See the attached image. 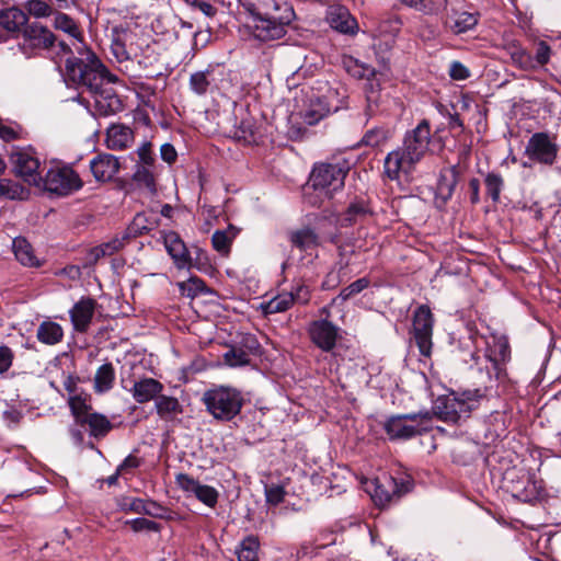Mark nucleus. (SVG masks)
Segmentation results:
<instances>
[{
	"mask_svg": "<svg viewBox=\"0 0 561 561\" xmlns=\"http://www.w3.org/2000/svg\"><path fill=\"white\" fill-rule=\"evenodd\" d=\"M346 160L316 164L310 174V183L314 191L331 198L344 187L345 178L350 171Z\"/></svg>",
	"mask_w": 561,
	"mask_h": 561,
	"instance_id": "obj_7",
	"label": "nucleus"
},
{
	"mask_svg": "<svg viewBox=\"0 0 561 561\" xmlns=\"http://www.w3.org/2000/svg\"><path fill=\"white\" fill-rule=\"evenodd\" d=\"M257 130L251 119H243L236 129V137L245 144H254L257 140Z\"/></svg>",
	"mask_w": 561,
	"mask_h": 561,
	"instance_id": "obj_51",
	"label": "nucleus"
},
{
	"mask_svg": "<svg viewBox=\"0 0 561 561\" xmlns=\"http://www.w3.org/2000/svg\"><path fill=\"white\" fill-rule=\"evenodd\" d=\"M160 154H161V159L163 161L168 162L169 164L173 163L178 158L175 148L173 147V145H171L169 142L163 144L161 146Z\"/></svg>",
	"mask_w": 561,
	"mask_h": 561,
	"instance_id": "obj_63",
	"label": "nucleus"
},
{
	"mask_svg": "<svg viewBox=\"0 0 561 561\" xmlns=\"http://www.w3.org/2000/svg\"><path fill=\"white\" fill-rule=\"evenodd\" d=\"M79 174L70 167L62 164L51 165L42 176L45 191L57 196H67L82 187Z\"/></svg>",
	"mask_w": 561,
	"mask_h": 561,
	"instance_id": "obj_10",
	"label": "nucleus"
},
{
	"mask_svg": "<svg viewBox=\"0 0 561 561\" xmlns=\"http://www.w3.org/2000/svg\"><path fill=\"white\" fill-rule=\"evenodd\" d=\"M175 483L183 492L194 495L208 507L213 508L218 503L219 492L214 486L202 484L198 480L186 473L176 474Z\"/></svg>",
	"mask_w": 561,
	"mask_h": 561,
	"instance_id": "obj_15",
	"label": "nucleus"
},
{
	"mask_svg": "<svg viewBox=\"0 0 561 561\" xmlns=\"http://www.w3.org/2000/svg\"><path fill=\"white\" fill-rule=\"evenodd\" d=\"M266 501L277 505L284 501L285 491L280 485H272L265 490Z\"/></svg>",
	"mask_w": 561,
	"mask_h": 561,
	"instance_id": "obj_60",
	"label": "nucleus"
},
{
	"mask_svg": "<svg viewBox=\"0 0 561 561\" xmlns=\"http://www.w3.org/2000/svg\"><path fill=\"white\" fill-rule=\"evenodd\" d=\"M106 146L112 150H123L134 142V131L123 124H113L106 130Z\"/></svg>",
	"mask_w": 561,
	"mask_h": 561,
	"instance_id": "obj_24",
	"label": "nucleus"
},
{
	"mask_svg": "<svg viewBox=\"0 0 561 561\" xmlns=\"http://www.w3.org/2000/svg\"><path fill=\"white\" fill-rule=\"evenodd\" d=\"M126 524L130 525L131 529L136 533L142 531V530L159 531V529H160L159 524H157L153 520L144 518V517H138L135 519L126 520Z\"/></svg>",
	"mask_w": 561,
	"mask_h": 561,
	"instance_id": "obj_56",
	"label": "nucleus"
},
{
	"mask_svg": "<svg viewBox=\"0 0 561 561\" xmlns=\"http://www.w3.org/2000/svg\"><path fill=\"white\" fill-rule=\"evenodd\" d=\"M449 76L454 80H466L470 77V70L460 61H453L449 66Z\"/></svg>",
	"mask_w": 561,
	"mask_h": 561,
	"instance_id": "obj_58",
	"label": "nucleus"
},
{
	"mask_svg": "<svg viewBox=\"0 0 561 561\" xmlns=\"http://www.w3.org/2000/svg\"><path fill=\"white\" fill-rule=\"evenodd\" d=\"M308 334L317 347L323 352H331L336 344L339 328L325 319L314 320L309 324Z\"/></svg>",
	"mask_w": 561,
	"mask_h": 561,
	"instance_id": "obj_16",
	"label": "nucleus"
},
{
	"mask_svg": "<svg viewBox=\"0 0 561 561\" xmlns=\"http://www.w3.org/2000/svg\"><path fill=\"white\" fill-rule=\"evenodd\" d=\"M236 236L237 230L231 226L227 230H216L211 237L213 248L221 255H228Z\"/></svg>",
	"mask_w": 561,
	"mask_h": 561,
	"instance_id": "obj_41",
	"label": "nucleus"
},
{
	"mask_svg": "<svg viewBox=\"0 0 561 561\" xmlns=\"http://www.w3.org/2000/svg\"><path fill=\"white\" fill-rule=\"evenodd\" d=\"M204 402L215 419L230 421L240 413L243 397L239 390L221 386L206 391Z\"/></svg>",
	"mask_w": 561,
	"mask_h": 561,
	"instance_id": "obj_8",
	"label": "nucleus"
},
{
	"mask_svg": "<svg viewBox=\"0 0 561 561\" xmlns=\"http://www.w3.org/2000/svg\"><path fill=\"white\" fill-rule=\"evenodd\" d=\"M115 381V370L112 363L101 365L94 376V391L104 393L110 391Z\"/></svg>",
	"mask_w": 561,
	"mask_h": 561,
	"instance_id": "obj_35",
	"label": "nucleus"
},
{
	"mask_svg": "<svg viewBox=\"0 0 561 561\" xmlns=\"http://www.w3.org/2000/svg\"><path fill=\"white\" fill-rule=\"evenodd\" d=\"M413 488V479L404 472L385 476L377 479L373 499L380 505H386L392 501L399 500L402 495L409 493Z\"/></svg>",
	"mask_w": 561,
	"mask_h": 561,
	"instance_id": "obj_12",
	"label": "nucleus"
},
{
	"mask_svg": "<svg viewBox=\"0 0 561 561\" xmlns=\"http://www.w3.org/2000/svg\"><path fill=\"white\" fill-rule=\"evenodd\" d=\"M392 137V133L388 127L376 126L368 129L362 137L358 146L377 148L385 145Z\"/></svg>",
	"mask_w": 561,
	"mask_h": 561,
	"instance_id": "obj_37",
	"label": "nucleus"
},
{
	"mask_svg": "<svg viewBox=\"0 0 561 561\" xmlns=\"http://www.w3.org/2000/svg\"><path fill=\"white\" fill-rule=\"evenodd\" d=\"M101 248L104 250V253L106 256H110L114 254L115 252L119 251L124 247V239L115 238L108 242L100 244Z\"/></svg>",
	"mask_w": 561,
	"mask_h": 561,
	"instance_id": "obj_64",
	"label": "nucleus"
},
{
	"mask_svg": "<svg viewBox=\"0 0 561 561\" xmlns=\"http://www.w3.org/2000/svg\"><path fill=\"white\" fill-rule=\"evenodd\" d=\"M163 390V385L157 379L145 377L134 382L130 389L134 400L138 403H146L152 399H157V396Z\"/></svg>",
	"mask_w": 561,
	"mask_h": 561,
	"instance_id": "obj_25",
	"label": "nucleus"
},
{
	"mask_svg": "<svg viewBox=\"0 0 561 561\" xmlns=\"http://www.w3.org/2000/svg\"><path fill=\"white\" fill-rule=\"evenodd\" d=\"M156 410L162 420L170 421L182 412V407L176 398L159 396L156 399Z\"/></svg>",
	"mask_w": 561,
	"mask_h": 561,
	"instance_id": "obj_38",
	"label": "nucleus"
},
{
	"mask_svg": "<svg viewBox=\"0 0 561 561\" xmlns=\"http://www.w3.org/2000/svg\"><path fill=\"white\" fill-rule=\"evenodd\" d=\"M78 428L87 430L94 439H102L112 431L113 424L105 415L92 412L78 424Z\"/></svg>",
	"mask_w": 561,
	"mask_h": 561,
	"instance_id": "obj_26",
	"label": "nucleus"
},
{
	"mask_svg": "<svg viewBox=\"0 0 561 561\" xmlns=\"http://www.w3.org/2000/svg\"><path fill=\"white\" fill-rule=\"evenodd\" d=\"M14 359L13 351L7 345H0V375L7 373Z\"/></svg>",
	"mask_w": 561,
	"mask_h": 561,
	"instance_id": "obj_57",
	"label": "nucleus"
},
{
	"mask_svg": "<svg viewBox=\"0 0 561 561\" xmlns=\"http://www.w3.org/2000/svg\"><path fill=\"white\" fill-rule=\"evenodd\" d=\"M253 19V35L260 41L282 38L295 20L296 13L288 0H239Z\"/></svg>",
	"mask_w": 561,
	"mask_h": 561,
	"instance_id": "obj_3",
	"label": "nucleus"
},
{
	"mask_svg": "<svg viewBox=\"0 0 561 561\" xmlns=\"http://www.w3.org/2000/svg\"><path fill=\"white\" fill-rule=\"evenodd\" d=\"M431 428L432 416L428 412L392 415L383 423V430L390 440H407Z\"/></svg>",
	"mask_w": 561,
	"mask_h": 561,
	"instance_id": "obj_6",
	"label": "nucleus"
},
{
	"mask_svg": "<svg viewBox=\"0 0 561 561\" xmlns=\"http://www.w3.org/2000/svg\"><path fill=\"white\" fill-rule=\"evenodd\" d=\"M433 325L431 309L425 305L416 308L413 314L412 332L420 353L426 357L432 353Z\"/></svg>",
	"mask_w": 561,
	"mask_h": 561,
	"instance_id": "obj_14",
	"label": "nucleus"
},
{
	"mask_svg": "<svg viewBox=\"0 0 561 561\" xmlns=\"http://www.w3.org/2000/svg\"><path fill=\"white\" fill-rule=\"evenodd\" d=\"M431 126L421 121L415 128L404 135L402 145L388 152L383 160V174L390 181H400L410 175L430 151Z\"/></svg>",
	"mask_w": 561,
	"mask_h": 561,
	"instance_id": "obj_2",
	"label": "nucleus"
},
{
	"mask_svg": "<svg viewBox=\"0 0 561 561\" xmlns=\"http://www.w3.org/2000/svg\"><path fill=\"white\" fill-rule=\"evenodd\" d=\"M154 224V220L150 219L145 213H138L128 227V234L136 237L148 232Z\"/></svg>",
	"mask_w": 561,
	"mask_h": 561,
	"instance_id": "obj_47",
	"label": "nucleus"
},
{
	"mask_svg": "<svg viewBox=\"0 0 561 561\" xmlns=\"http://www.w3.org/2000/svg\"><path fill=\"white\" fill-rule=\"evenodd\" d=\"M140 67L146 70L145 77L157 78L162 75L160 56L156 50V44H151L150 41L142 48L138 57H134Z\"/></svg>",
	"mask_w": 561,
	"mask_h": 561,
	"instance_id": "obj_23",
	"label": "nucleus"
},
{
	"mask_svg": "<svg viewBox=\"0 0 561 561\" xmlns=\"http://www.w3.org/2000/svg\"><path fill=\"white\" fill-rule=\"evenodd\" d=\"M137 154L139 158L138 164H145V165H153L154 163V156L152 153L151 144L150 142H144L137 150Z\"/></svg>",
	"mask_w": 561,
	"mask_h": 561,
	"instance_id": "obj_59",
	"label": "nucleus"
},
{
	"mask_svg": "<svg viewBox=\"0 0 561 561\" xmlns=\"http://www.w3.org/2000/svg\"><path fill=\"white\" fill-rule=\"evenodd\" d=\"M329 23L332 28L341 33H354L357 23L350 12L343 8L337 7L330 10L328 15Z\"/></svg>",
	"mask_w": 561,
	"mask_h": 561,
	"instance_id": "obj_31",
	"label": "nucleus"
},
{
	"mask_svg": "<svg viewBox=\"0 0 561 561\" xmlns=\"http://www.w3.org/2000/svg\"><path fill=\"white\" fill-rule=\"evenodd\" d=\"M180 288L183 295L193 298L204 291L205 283L198 277H191L186 282L181 283Z\"/></svg>",
	"mask_w": 561,
	"mask_h": 561,
	"instance_id": "obj_55",
	"label": "nucleus"
},
{
	"mask_svg": "<svg viewBox=\"0 0 561 561\" xmlns=\"http://www.w3.org/2000/svg\"><path fill=\"white\" fill-rule=\"evenodd\" d=\"M25 9L35 18H46L53 13L50 5L44 0H30Z\"/></svg>",
	"mask_w": 561,
	"mask_h": 561,
	"instance_id": "obj_54",
	"label": "nucleus"
},
{
	"mask_svg": "<svg viewBox=\"0 0 561 561\" xmlns=\"http://www.w3.org/2000/svg\"><path fill=\"white\" fill-rule=\"evenodd\" d=\"M152 165L136 164L133 180L153 192L156 190V182L153 173L150 169Z\"/></svg>",
	"mask_w": 561,
	"mask_h": 561,
	"instance_id": "obj_50",
	"label": "nucleus"
},
{
	"mask_svg": "<svg viewBox=\"0 0 561 561\" xmlns=\"http://www.w3.org/2000/svg\"><path fill=\"white\" fill-rule=\"evenodd\" d=\"M347 263H339V268H332L325 276L322 288L332 289L339 286L347 278Z\"/></svg>",
	"mask_w": 561,
	"mask_h": 561,
	"instance_id": "obj_49",
	"label": "nucleus"
},
{
	"mask_svg": "<svg viewBox=\"0 0 561 561\" xmlns=\"http://www.w3.org/2000/svg\"><path fill=\"white\" fill-rule=\"evenodd\" d=\"M550 46L546 42H540L536 49V60L539 65L543 66L550 58Z\"/></svg>",
	"mask_w": 561,
	"mask_h": 561,
	"instance_id": "obj_62",
	"label": "nucleus"
},
{
	"mask_svg": "<svg viewBox=\"0 0 561 561\" xmlns=\"http://www.w3.org/2000/svg\"><path fill=\"white\" fill-rule=\"evenodd\" d=\"M164 245L178 268H190L192 266L190 252L178 233L173 231L167 233L164 236Z\"/></svg>",
	"mask_w": 561,
	"mask_h": 561,
	"instance_id": "obj_21",
	"label": "nucleus"
},
{
	"mask_svg": "<svg viewBox=\"0 0 561 561\" xmlns=\"http://www.w3.org/2000/svg\"><path fill=\"white\" fill-rule=\"evenodd\" d=\"M111 49L117 61L133 60L138 57L140 48L150 41L137 26L116 25L111 33Z\"/></svg>",
	"mask_w": 561,
	"mask_h": 561,
	"instance_id": "obj_9",
	"label": "nucleus"
},
{
	"mask_svg": "<svg viewBox=\"0 0 561 561\" xmlns=\"http://www.w3.org/2000/svg\"><path fill=\"white\" fill-rule=\"evenodd\" d=\"M260 548L259 539L254 536L245 537L237 549L238 561H260L257 551Z\"/></svg>",
	"mask_w": 561,
	"mask_h": 561,
	"instance_id": "obj_44",
	"label": "nucleus"
},
{
	"mask_svg": "<svg viewBox=\"0 0 561 561\" xmlns=\"http://www.w3.org/2000/svg\"><path fill=\"white\" fill-rule=\"evenodd\" d=\"M30 191L10 179H0V196L10 199H25Z\"/></svg>",
	"mask_w": 561,
	"mask_h": 561,
	"instance_id": "obj_45",
	"label": "nucleus"
},
{
	"mask_svg": "<svg viewBox=\"0 0 561 561\" xmlns=\"http://www.w3.org/2000/svg\"><path fill=\"white\" fill-rule=\"evenodd\" d=\"M339 106L332 107L325 98H311L306 105V107L301 111L300 116L305 124L307 125H316L325 116H328L332 111H337Z\"/></svg>",
	"mask_w": 561,
	"mask_h": 561,
	"instance_id": "obj_22",
	"label": "nucleus"
},
{
	"mask_svg": "<svg viewBox=\"0 0 561 561\" xmlns=\"http://www.w3.org/2000/svg\"><path fill=\"white\" fill-rule=\"evenodd\" d=\"M471 360L480 373L485 370L488 383L483 387H492L493 391L496 382L506 378V364L511 360L508 340L505 336L494 337L484 354L472 353Z\"/></svg>",
	"mask_w": 561,
	"mask_h": 561,
	"instance_id": "obj_4",
	"label": "nucleus"
},
{
	"mask_svg": "<svg viewBox=\"0 0 561 561\" xmlns=\"http://www.w3.org/2000/svg\"><path fill=\"white\" fill-rule=\"evenodd\" d=\"M54 26L57 30H60L75 38H79L81 36L80 30L72 18H70L66 13L58 12L55 15Z\"/></svg>",
	"mask_w": 561,
	"mask_h": 561,
	"instance_id": "obj_48",
	"label": "nucleus"
},
{
	"mask_svg": "<svg viewBox=\"0 0 561 561\" xmlns=\"http://www.w3.org/2000/svg\"><path fill=\"white\" fill-rule=\"evenodd\" d=\"M401 4L414 9L424 15L437 16L448 5V0H398Z\"/></svg>",
	"mask_w": 561,
	"mask_h": 561,
	"instance_id": "obj_32",
	"label": "nucleus"
},
{
	"mask_svg": "<svg viewBox=\"0 0 561 561\" xmlns=\"http://www.w3.org/2000/svg\"><path fill=\"white\" fill-rule=\"evenodd\" d=\"M492 396V387H479L468 389L459 397H447L439 401L436 405L438 417L448 423H458L462 419H467L472 410H474L481 400Z\"/></svg>",
	"mask_w": 561,
	"mask_h": 561,
	"instance_id": "obj_5",
	"label": "nucleus"
},
{
	"mask_svg": "<svg viewBox=\"0 0 561 561\" xmlns=\"http://www.w3.org/2000/svg\"><path fill=\"white\" fill-rule=\"evenodd\" d=\"M27 22V15L18 8L0 10V26L10 34H16Z\"/></svg>",
	"mask_w": 561,
	"mask_h": 561,
	"instance_id": "obj_29",
	"label": "nucleus"
},
{
	"mask_svg": "<svg viewBox=\"0 0 561 561\" xmlns=\"http://www.w3.org/2000/svg\"><path fill=\"white\" fill-rule=\"evenodd\" d=\"M343 67L348 75L356 79H366L369 81L375 77V69L371 66L363 64L352 56L343 58Z\"/></svg>",
	"mask_w": 561,
	"mask_h": 561,
	"instance_id": "obj_39",
	"label": "nucleus"
},
{
	"mask_svg": "<svg viewBox=\"0 0 561 561\" xmlns=\"http://www.w3.org/2000/svg\"><path fill=\"white\" fill-rule=\"evenodd\" d=\"M225 362L231 367L245 366L250 364V355L242 348H231L224 355Z\"/></svg>",
	"mask_w": 561,
	"mask_h": 561,
	"instance_id": "obj_52",
	"label": "nucleus"
},
{
	"mask_svg": "<svg viewBox=\"0 0 561 561\" xmlns=\"http://www.w3.org/2000/svg\"><path fill=\"white\" fill-rule=\"evenodd\" d=\"M23 36L28 46L39 49L50 48L56 41L53 32L38 22L26 25L23 30Z\"/></svg>",
	"mask_w": 561,
	"mask_h": 561,
	"instance_id": "obj_19",
	"label": "nucleus"
},
{
	"mask_svg": "<svg viewBox=\"0 0 561 561\" xmlns=\"http://www.w3.org/2000/svg\"><path fill=\"white\" fill-rule=\"evenodd\" d=\"M369 284H370V282L368 278H366V277L359 278V279L353 282L352 284H350L348 286H346L345 288H343L340 291L339 296L335 298V300L341 299L342 301H345V300L350 299L351 297L359 294L364 289H366L369 286Z\"/></svg>",
	"mask_w": 561,
	"mask_h": 561,
	"instance_id": "obj_53",
	"label": "nucleus"
},
{
	"mask_svg": "<svg viewBox=\"0 0 561 561\" xmlns=\"http://www.w3.org/2000/svg\"><path fill=\"white\" fill-rule=\"evenodd\" d=\"M477 23V15L466 11L454 12V14L445 21L446 27L454 34L466 33L473 28Z\"/></svg>",
	"mask_w": 561,
	"mask_h": 561,
	"instance_id": "obj_33",
	"label": "nucleus"
},
{
	"mask_svg": "<svg viewBox=\"0 0 561 561\" xmlns=\"http://www.w3.org/2000/svg\"><path fill=\"white\" fill-rule=\"evenodd\" d=\"M289 241L300 251H312L319 245V236L311 228L305 227L289 232Z\"/></svg>",
	"mask_w": 561,
	"mask_h": 561,
	"instance_id": "obj_30",
	"label": "nucleus"
},
{
	"mask_svg": "<svg viewBox=\"0 0 561 561\" xmlns=\"http://www.w3.org/2000/svg\"><path fill=\"white\" fill-rule=\"evenodd\" d=\"M485 192L493 203H499L504 188V179L500 173L489 172L484 179Z\"/></svg>",
	"mask_w": 561,
	"mask_h": 561,
	"instance_id": "obj_46",
	"label": "nucleus"
},
{
	"mask_svg": "<svg viewBox=\"0 0 561 561\" xmlns=\"http://www.w3.org/2000/svg\"><path fill=\"white\" fill-rule=\"evenodd\" d=\"M150 506H156V502H146L138 497H125L119 503V506L125 512H133L137 514H147L154 517H162L161 513L150 511Z\"/></svg>",
	"mask_w": 561,
	"mask_h": 561,
	"instance_id": "obj_43",
	"label": "nucleus"
},
{
	"mask_svg": "<svg viewBox=\"0 0 561 561\" xmlns=\"http://www.w3.org/2000/svg\"><path fill=\"white\" fill-rule=\"evenodd\" d=\"M559 150L557 136L538 131L528 139L525 156L534 163L551 167L557 162Z\"/></svg>",
	"mask_w": 561,
	"mask_h": 561,
	"instance_id": "obj_11",
	"label": "nucleus"
},
{
	"mask_svg": "<svg viewBox=\"0 0 561 561\" xmlns=\"http://www.w3.org/2000/svg\"><path fill=\"white\" fill-rule=\"evenodd\" d=\"M295 304V298L289 291H284L262 305L266 314L284 312Z\"/></svg>",
	"mask_w": 561,
	"mask_h": 561,
	"instance_id": "obj_42",
	"label": "nucleus"
},
{
	"mask_svg": "<svg viewBox=\"0 0 561 561\" xmlns=\"http://www.w3.org/2000/svg\"><path fill=\"white\" fill-rule=\"evenodd\" d=\"M36 336L44 344L55 345L62 341L64 330L57 322L44 321L38 325Z\"/></svg>",
	"mask_w": 561,
	"mask_h": 561,
	"instance_id": "obj_34",
	"label": "nucleus"
},
{
	"mask_svg": "<svg viewBox=\"0 0 561 561\" xmlns=\"http://www.w3.org/2000/svg\"><path fill=\"white\" fill-rule=\"evenodd\" d=\"M66 75L78 87H83L92 98L94 116L107 117L123 110V103L108 83L118 78L108 72L94 53L88 50L82 57H69L66 61Z\"/></svg>",
	"mask_w": 561,
	"mask_h": 561,
	"instance_id": "obj_1",
	"label": "nucleus"
},
{
	"mask_svg": "<svg viewBox=\"0 0 561 561\" xmlns=\"http://www.w3.org/2000/svg\"><path fill=\"white\" fill-rule=\"evenodd\" d=\"M13 251L16 260L31 267H37L41 265L39 261L34 254L32 245L23 238H16L13 240Z\"/></svg>",
	"mask_w": 561,
	"mask_h": 561,
	"instance_id": "obj_36",
	"label": "nucleus"
},
{
	"mask_svg": "<svg viewBox=\"0 0 561 561\" xmlns=\"http://www.w3.org/2000/svg\"><path fill=\"white\" fill-rule=\"evenodd\" d=\"M369 214L370 209L365 202H354L350 204L347 209L340 217V222L342 226H352L353 224L365 219Z\"/></svg>",
	"mask_w": 561,
	"mask_h": 561,
	"instance_id": "obj_40",
	"label": "nucleus"
},
{
	"mask_svg": "<svg viewBox=\"0 0 561 561\" xmlns=\"http://www.w3.org/2000/svg\"><path fill=\"white\" fill-rule=\"evenodd\" d=\"M11 163L16 176L36 187H41L42 176L38 172L39 160L36 153L30 149H19L11 153Z\"/></svg>",
	"mask_w": 561,
	"mask_h": 561,
	"instance_id": "obj_13",
	"label": "nucleus"
},
{
	"mask_svg": "<svg viewBox=\"0 0 561 561\" xmlns=\"http://www.w3.org/2000/svg\"><path fill=\"white\" fill-rule=\"evenodd\" d=\"M289 294L295 298V304L306 305L310 300V289L304 284H298Z\"/></svg>",
	"mask_w": 561,
	"mask_h": 561,
	"instance_id": "obj_61",
	"label": "nucleus"
},
{
	"mask_svg": "<svg viewBox=\"0 0 561 561\" xmlns=\"http://www.w3.org/2000/svg\"><path fill=\"white\" fill-rule=\"evenodd\" d=\"M90 169L98 181H111L119 170V162L116 157L110 153H101L90 161Z\"/></svg>",
	"mask_w": 561,
	"mask_h": 561,
	"instance_id": "obj_20",
	"label": "nucleus"
},
{
	"mask_svg": "<svg viewBox=\"0 0 561 561\" xmlns=\"http://www.w3.org/2000/svg\"><path fill=\"white\" fill-rule=\"evenodd\" d=\"M221 71L219 67L208 66L205 70L196 71L190 77V89L197 95L206 94L216 85V75Z\"/></svg>",
	"mask_w": 561,
	"mask_h": 561,
	"instance_id": "obj_27",
	"label": "nucleus"
},
{
	"mask_svg": "<svg viewBox=\"0 0 561 561\" xmlns=\"http://www.w3.org/2000/svg\"><path fill=\"white\" fill-rule=\"evenodd\" d=\"M68 404L75 419V424L69 428V434L76 445H81L84 435L82 430L78 428V424L92 413L91 407L87 403V398L81 394L70 396Z\"/></svg>",
	"mask_w": 561,
	"mask_h": 561,
	"instance_id": "obj_17",
	"label": "nucleus"
},
{
	"mask_svg": "<svg viewBox=\"0 0 561 561\" xmlns=\"http://www.w3.org/2000/svg\"><path fill=\"white\" fill-rule=\"evenodd\" d=\"M458 183V171L453 167L439 174L437 182L435 199L440 201L445 205L453 196L455 187Z\"/></svg>",
	"mask_w": 561,
	"mask_h": 561,
	"instance_id": "obj_28",
	"label": "nucleus"
},
{
	"mask_svg": "<svg viewBox=\"0 0 561 561\" xmlns=\"http://www.w3.org/2000/svg\"><path fill=\"white\" fill-rule=\"evenodd\" d=\"M95 300L92 298H81L70 309V320L77 332L84 333L88 331L95 310Z\"/></svg>",
	"mask_w": 561,
	"mask_h": 561,
	"instance_id": "obj_18",
	"label": "nucleus"
}]
</instances>
